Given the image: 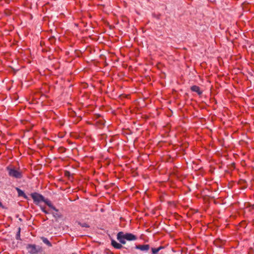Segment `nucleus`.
Returning <instances> with one entry per match:
<instances>
[{
  "label": "nucleus",
  "instance_id": "dca6fc26",
  "mask_svg": "<svg viewBox=\"0 0 254 254\" xmlns=\"http://www.w3.org/2000/svg\"><path fill=\"white\" fill-rule=\"evenodd\" d=\"M43 202H45L47 205H48V204L51 202V201L49 199L45 198V197L44 198V200L43 201Z\"/></svg>",
  "mask_w": 254,
  "mask_h": 254
},
{
  "label": "nucleus",
  "instance_id": "f8f14e48",
  "mask_svg": "<svg viewBox=\"0 0 254 254\" xmlns=\"http://www.w3.org/2000/svg\"><path fill=\"white\" fill-rule=\"evenodd\" d=\"M20 228H18V231L17 232V233L16 234L15 238L17 240H20Z\"/></svg>",
  "mask_w": 254,
  "mask_h": 254
},
{
  "label": "nucleus",
  "instance_id": "5701e85b",
  "mask_svg": "<svg viewBox=\"0 0 254 254\" xmlns=\"http://www.w3.org/2000/svg\"><path fill=\"white\" fill-rule=\"evenodd\" d=\"M18 220L20 222L22 221V219L21 218H19Z\"/></svg>",
  "mask_w": 254,
  "mask_h": 254
},
{
  "label": "nucleus",
  "instance_id": "9b49d317",
  "mask_svg": "<svg viewBox=\"0 0 254 254\" xmlns=\"http://www.w3.org/2000/svg\"><path fill=\"white\" fill-rule=\"evenodd\" d=\"M76 223L82 227L88 228L90 227V225L86 223H82L80 221H77Z\"/></svg>",
  "mask_w": 254,
  "mask_h": 254
},
{
  "label": "nucleus",
  "instance_id": "9d476101",
  "mask_svg": "<svg viewBox=\"0 0 254 254\" xmlns=\"http://www.w3.org/2000/svg\"><path fill=\"white\" fill-rule=\"evenodd\" d=\"M41 240L43 241V242L47 245L48 247H51L52 246V243L49 241V240L44 237H41Z\"/></svg>",
  "mask_w": 254,
  "mask_h": 254
},
{
  "label": "nucleus",
  "instance_id": "4be33fe9",
  "mask_svg": "<svg viewBox=\"0 0 254 254\" xmlns=\"http://www.w3.org/2000/svg\"><path fill=\"white\" fill-rule=\"evenodd\" d=\"M156 17V18H157L158 19H160V16H159V15H157Z\"/></svg>",
  "mask_w": 254,
  "mask_h": 254
},
{
  "label": "nucleus",
  "instance_id": "1a4fd4ad",
  "mask_svg": "<svg viewBox=\"0 0 254 254\" xmlns=\"http://www.w3.org/2000/svg\"><path fill=\"white\" fill-rule=\"evenodd\" d=\"M16 190L18 193V196H23L25 199H28V196L25 194L24 191L18 188H16Z\"/></svg>",
  "mask_w": 254,
  "mask_h": 254
},
{
  "label": "nucleus",
  "instance_id": "a211bd4d",
  "mask_svg": "<svg viewBox=\"0 0 254 254\" xmlns=\"http://www.w3.org/2000/svg\"><path fill=\"white\" fill-rule=\"evenodd\" d=\"M157 248H158V251L159 252L160 250L163 249L164 248V247L163 246H160V247H159Z\"/></svg>",
  "mask_w": 254,
  "mask_h": 254
},
{
  "label": "nucleus",
  "instance_id": "aec40b11",
  "mask_svg": "<svg viewBox=\"0 0 254 254\" xmlns=\"http://www.w3.org/2000/svg\"><path fill=\"white\" fill-rule=\"evenodd\" d=\"M0 207L4 208L2 203L0 201Z\"/></svg>",
  "mask_w": 254,
  "mask_h": 254
},
{
  "label": "nucleus",
  "instance_id": "7ed1b4c3",
  "mask_svg": "<svg viewBox=\"0 0 254 254\" xmlns=\"http://www.w3.org/2000/svg\"><path fill=\"white\" fill-rule=\"evenodd\" d=\"M26 248L28 253L30 254H36L43 251L41 247L37 246L35 244H28Z\"/></svg>",
  "mask_w": 254,
  "mask_h": 254
},
{
  "label": "nucleus",
  "instance_id": "0eeeda50",
  "mask_svg": "<svg viewBox=\"0 0 254 254\" xmlns=\"http://www.w3.org/2000/svg\"><path fill=\"white\" fill-rule=\"evenodd\" d=\"M123 244L118 243L115 240L112 239L111 240V245L115 249H121L123 248V246L122 245Z\"/></svg>",
  "mask_w": 254,
  "mask_h": 254
},
{
  "label": "nucleus",
  "instance_id": "6ab92c4d",
  "mask_svg": "<svg viewBox=\"0 0 254 254\" xmlns=\"http://www.w3.org/2000/svg\"><path fill=\"white\" fill-rule=\"evenodd\" d=\"M108 252H107V254H114L112 252H111L110 250H108Z\"/></svg>",
  "mask_w": 254,
  "mask_h": 254
},
{
  "label": "nucleus",
  "instance_id": "20e7f679",
  "mask_svg": "<svg viewBox=\"0 0 254 254\" xmlns=\"http://www.w3.org/2000/svg\"><path fill=\"white\" fill-rule=\"evenodd\" d=\"M30 195L33 199L34 203L36 205H38L39 203L43 202L45 197L43 195L37 192L31 193Z\"/></svg>",
  "mask_w": 254,
  "mask_h": 254
},
{
  "label": "nucleus",
  "instance_id": "f03ea898",
  "mask_svg": "<svg viewBox=\"0 0 254 254\" xmlns=\"http://www.w3.org/2000/svg\"><path fill=\"white\" fill-rule=\"evenodd\" d=\"M6 170L8 172L9 176L16 179H21L22 178V172L15 169L14 168L9 166L6 167Z\"/></svg>",
  "mask_w": 254,
  "mask_h": 254
},
{
  "label": "nucleus",
  "instance_id": "412c9836",
  "mask_svg": "<svg viewBox=\"0 0 254 254\" xmlns=\"http://www.w3.org/2000/svg\"><path fill=\"white\" fill-rule=\"evenodd\" d=\"M65 175H69L70 173L68 171H66V172H65Z\"/></svg>",
  "mask_w": 254,
  "mask_h": 254
},
{
  "label": "nucleus",
  "instance_id": "f257e3e1",
  "mask_svg": "<svg viewBox=\"0 0 254 254\" xmlns=\"http://www.w3.org/2000/svg\"><path fill=\"white\" fill-rule=\"evenodd\" d=\"M117 240L123 245L126 243V240L128 241H135L137 239V237L130 233H124L122 231L119 232L117 235Z\"/></svg>",
  "mask_w": 254,
  "mask_h": 254
},
{
  "label": "nucleus",
  "instance_id": "b1692460",
  "mask_svg": "<svg viewBox=\"0 0 254 254\" xmlns=\"http://www.w3.org/2000/svg\"><path fill=\"white\" fill-rule=\"evenodd\" d=\"M18 216H19V215H18V214H17V215H16V217H17V218H18Z\"/></svg>",
  "mask_w": 254,
  "mask_h": 254
},
{
  "label": "nucleus",
  "instance_id": "2eb2a0df",
  "mask_svg": "<svg viewBox=\"0 0 254 254\" xmlns=\"http://www.w3.org/2000/svg\"><path fill=\"white\" fill-rule=\"evenodd\" d=\"M151 252L152 254H157L159 252V251L158 248H152Z\"/></svg>",
  "mask_w": 254,
  "mask_h": 254
},
{
  "label": "nucleus",
  "instance_id": "4468645a",
  "mask_svg": "<svg viewBox=\"0 0 254 254\" xmlns=\"http://www.w3.org/2000/svg\"><path fill=\"white\" fill-rule=\"evenodd\" d=\"M48 206L51 208V209H52L53 210L55 211H58V209H57L52 203V202H51L50 203L48 204Z\"/></svg>",
  "mask_w": 254,
  "mask_h": 254
},
{
  "label": "nucleus",
  "instance_id": "ddd939ff",
  "mask_svg": "<svg viewBox=\"0 0 254 254\" xmlns=\"http://www.w3.org/2000/svg\"><path fill=\"white\" fill-rule=\"evenodd\" d=\"M48 206L51 208V209H52L53 210L55 211H58V209H57L52 203V202H51L50 203L48 204Z\"/></svg>",
  "mask_w": 254,
  "mask_h": 254
},
{
  "label": "nucleus",
  "instance_id": "39448f33",
  "mask_svg": "<svg viewBox=\"0 0 254 254\" xmlns=\"http://www.w3.org/2000/svg\"><path fill=\"white\" fill-rule=\"evenodd\" d=\"M150 246L149 245H136L135 249L140 250L141 251H147L149 250Z\"/></svg>",
  "mask_w": 254,
  "mask_h": 254
},
{
  "label": "nucleus",
  "instance_id": "423d86ee",
  "mask_svg": "<svg viewBox=\"0 0 254 254\" xmlns=\"http://www.w3.org/2000/svg\"><path fill=\"white\" fill-rule=\"evenodd\" d=\"M190 89L191 91L197 93L198 95H201L202 94V91L201 90L200 87L197 85H193L190 87Z\"/></svg>",
  "mask_w": 254,
  "mask_h": 254
},
{
  "label": "nucleus",
  "instance_id": "f3484780",
  "mask_svg": "<svg viewBox=\"0 0 254 254\" xmlns=\"http://www.w3.org/2000/svg\"><path fill=\"white\" fill-rule=\"evenodd\" d=\"M41 209L42 211L45 213V214H49V213L45 209V208L44 207L40 206Z\"/></svg>",
  "mask_w": 254,
  "mask_h": 254
},
{
  "label": "nucleus",
  "instance_id": "6e6552de",
  "mask_svg": "<svg viewBox=\"0 0 254 254\" xmlns=\"http://www.w3.org/2000/svg\"><path fill=\"white\" fill-rule=\"evenodd\" d=\"M53 217L55 218L56 221H58V219L62 218V214L59 212V209H58V211L53 212L52 213Z\"/></svg>",
  "mask_w": 254,
  "mask_h": 254
}]
</instances>
